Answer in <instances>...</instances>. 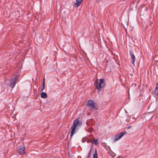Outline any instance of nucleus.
<instances>
[{
	"mask_svg": "<svg viewBox=\"0 0 158 158\" xmlns=\"http://www.w3.org/2000/svg\"><path fill=\"white\" fill-rule=\"evenodd\" d=\"M82 124L81 121L79 120L76 119L74 121L73 125L71 127V138L73 135L75 129H78L79 127L81 126Z\"/></svg>",
	"mask_w": 158,
	"mask_h": 158,
	"instance_id": "obj_1",
	"label": "nucleus"
},
{
	"mask_svg": "<svg viewBox=\"0 0 158 158\" xmlns=\"http://www.w3.org/2000/svg\"><path fill=\"white\" fill-rule=\"evenodd\" d=\"M104 80L101 79L99 80L96 79L94 83L95 88L98 89V92H100V89L103 88L105 85L104 83Z\"/></svg>",
	"mask_w": 158,
	"mask_h": 158,
	"instance_id": "obj_2",
	"label": "nucleus"
},
{
	"mask_svg": "<svg viewBox=\"0 0 158 158\" xmlns=\"http://www.w3.org/2000/svg\"><path fill=\"white\" fill-rule=\"evenodd\" d=\"M126 133L125 132H121L117 135L114 137V141L116 142L119 139L122 137H123Z\"/></svg>",
	"mask_w": 158,
	"mask_h": 158,
	"instance_id": "obj_3",
	"label": "nucleus"
},
{
	"mask_svg": "<svg viewBox=\"0 0 158 158\" xmlns=\"http://www.w3.org/2000/svg\"><path fill=\"white\" fill-rule=\"evenodd\" d=\"M18 78V76H15L14 78L10 79V85L12 88H13L15 86Z\"/></svg>",
	"mask_w": 158,
	"mask_h": 158,
	"instance_id": "obj_4",
	"label": "nucleus"
},
{
	"mask_svg": "<svg viewBox=\"0 0 158 158\" xmlns=\"http://www.w3.org/2000/svg\"><path fill=\"white\" fill-rule=\"evenodd\" d=\"M130 55L131 57L132 63L133 65H135V57L133 52L131 51L130 52Z\"/></svg>",
	"mask_w": 158,
	"mask_h": 158,
	"instance_id": "obj_5",
	"label": "nucleus"
},
{
	"mask_svg": "<svg viewBox=\"0 0 158 158\" xmlns=\"http://www.w3.org/2000/svg\"><path fill=\"white\" fill-rule=\"evenodd\" d=\"M87 106L89 107H91L92 108H95V106L94 104V102L92 100H89L88 101Z\"/></svg>",
	"mask_w": 158,
	"mask_h": 158,
	"instance_id": "obj_6",
	"label": "nucleus"
},
{
	"mask_svg": "<svg viewBox=\"0 0 158 158\" xmlns=\"http://www.w3.org/2000/svg\"><path fill=\"white\" fill-rule=\"evenodd\" d=\"M18 152L20 155H23L25 153V148L24 147L19 149Z\"/></svg>",
	"mask_w": 158,
	"mask_h": 158,
	"instance_id": "obj_7",
	"label": "nucleus"
},
{
	"mask_svg": "<svg viewBox=\"0 0 158 158\" xmlns=\"http://www.w3.org/2000/svg\"><path fill=\"white\" fill-rule=\"evenodd\" d=\"M98 139H93L92 140L90 139L87 142H91L92 144H94L95 145H98Z\"/></svg>",
	"mask_w": 158,
	"mask_h": 158,
	"instance_id": "obj_8",
	"label": "nucleus"
},
{
	"mask_svg": "<svg viewBox=\"0 0 158 158\" xmlns=\"http://www.w3.org/2000/svg\"><path fill=\"white\" fill-rule=\"evenodd\" d=\"M83 0H76V2L74 4V6L76 7H78L82 2Z\"/></svg>",
	"mask_w": 158,
	"mask_h": 158,
	"instance_id": "obj_9",
	"label": "nucleus"
},
{
	"mask_svg": "<svg viewBox=\"0 0 158 158\" xmlns=\"http://www.w3.org/2000/svg\"><path fill=\"white\" fill-rule=\"evenodd\" d=\"M41 97L42 98H46L47 97V94L46 93L43 92L41 94Z\"/></svg>",
	"mask_w": 158,
	"mask_h": 158,
	"instance_id": "obj_10",
	"label": "nucleus"
},
{
	"mask_svg": "<svg viewBox=\"0 0 158 158\" xmlns=\"http://www.w3.org/2000/svg\"><path fill=\"white\" fill-rule=\"evenodd\" d=\"M93 158H98L97 151L96 150L95 151V153L93 154Z\"/></svg>",
	"mask_w": 158,
	"mask_h": 158,
	"instance_id": "obj_11",
	"label": "nucleus"
},
{
	"mask_svg": "<svg viewBox=\"0 0 158 158\" xmlns=\"http://www.w3.org/2000/svg\"><path fill=\"white\" fill-rule=\"evenodd\" d=\"M45 83H44V81L43 82V87H42V89H41V90L42 91L44 90V89L45 88Z\"/></svg>",
	"mask_w": 158,
	"mask_h": 158,
	"instance_id": "obj_12",
	"label": "nucleus"
},
{
	"mask_svg": "<svg viewBox=\"0 0 158 158\" xmlns=\"http://www.w3.org/2000/svg\"><path fill=\"white\" fill-rule=\"evenodd\" d=\"M131 128V127L130 126H128V127H127V129H130Z\"/></svg>",
	"mask_w": 158,
	"mask_h": 158,
	"instance_id": "obj_13",
	"label": "nucleus"
},
{
	"mask_svg": "<svg viewBox=\"0 0 158 158\" xmlns=\"http://www.w3.org/2000/svg\"><path fill=\"white\" fill-rule=\"evenodd\" d=\"M44 81V82H45V79H44H44L43 81Z\"/></svg>",
	"mask_w": 158,
	"mask_h": 158,
	"instance_id": "obj_14",
	"label": "nucleus"
},
{
	"mask_svg": "<svg viewBox=\"0 0 158 158\" xmlns=\"http://www.w3.org/2000/svg\"><path fill=\"white\" fill-rule=\"evenodd\" d=\"M127 24H128V22H127Z\"/></svg>",
	"mask_w": 158,
	"mask_h": 158,
	"instance_id": "obj_15",
	"label": "nucleus"
}]
</instances>
